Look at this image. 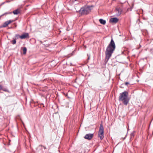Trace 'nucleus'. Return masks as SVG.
I'll return each mask as SVG.
<instances>
[{"mask_svg": "<svg viewBox=\"0 0 153 153\" xmlns=\"http://www.w3.org/2000/svg\"><path fill=\"white\" fill-rule=\"evenodd\" d=\"M18 36H19L20 38L22 39H25L29 37L28 34V33H24L20 36L19 35H18Z\"/></svg>", "mask_w": 153, "mask_h": 153, "instance_id": "423d86ee", "label": "nucleus"}, {"mask_svg": "<svg viewBox=\"0 0 153 153\" xmlns=\"http://www.w3.org/2000/svg\"><path fill=\"white\" fill-rule=\"evenodd\" d=\"M93 136V134H87L84 136V138L88 140H90L91 139Z\"/></svg>", "mask_w": 153, "mask_h": 153, "instance_id": "39448f33", "label": "nucleus"}, {"mask_svg": "<svg viewBox=\"0 0 153 153\" xmlns=\"http://www.w3.org/2000/svg\"><path fill=\"white\" fill-rule=\"evenodd\" d=\"M8 13H5V14H8Z\"/></svg>", "mask_w": 153, "mask_h": 153, "instance_id": "dca6fc26", "label": "nucleus"}, {"mask_svg": "<svg viewBox=\"0 0 153 153\" xmlns=\"http://www.w3.org/2000/svg\"><path fill=\"white\" fill-rule=\"evenodd\" d=\"M98 136L100 137L101 140H102L104 137V128L102 125H101L100 127L99 132L98 133Z\"/></svg>", "mask_w": 153, "mask_h": 153, "instance_id": "20e7f679", "label": "nucleus"}, {"mask_svg": "<svg viewBox=\"0 0 153 153\" xmlns=\"http://www.w3.org/2000/svg\"><path fill=\"white\" fill-rule=\"evenodd\" d=\"M13 13L15 15L18 14L20 13V11L19 10L17 9L13 11Z\"/></svg>", "mask_w": 153, "mask_h": 153, "instance_id": "9d476101", "label": "nucleus"}, {"mask_svg": "<svg viewBox=\"0 0 153 153\" xmlns=\"http://www.w3.org/2000/svg\"><path fill=\"white\" fill-rule=\"evenodd\" d=\"M119 9H117L116 10V11H118L119 12Z\"/></svg>", "mask_w": 153, "mask_h": 153, "instance_id": "ddd939ff", "label": "nucleus"}, {"mask_svg": "<svg viewBox=\"0 0 153 153\" xmlns=\"http://www.w3.org/2000/svg\"><path fill=\"white\" fill-rule=\"evenodd\" d=\"M23 53L25 54L27 52V48L26 47H24L23 49Z\"/></svg>", "mask_w": 153, "mask_h": 153, "instance_id": "9b49d317", "label": "nucleus"}, {"mask_svg": "<svg viewBox=\"0 0 153 153\" xmlns=\"http://www.w3.org/2000/svg\"><path fill=\"white\" fill-rule=\"evenodd\" d=\"M99 21L100 23L103 25H105L106 23V21L105 20H103L102 19H99Z\"/></svg>", "mask_w": 153, "mask_h": 153, "instance_id": "1a4fd4ad", "label": "nucleus"}, {"mask_svg": "<svg viewBox=\"0 0 153 153\" xmlns=\"http://www.w3.org/2000/svg\"><path fill=\"white\" fill-rule=\"evenodd\" d=\"M13 21L12 20H9L4 22L3 25L2 27H7L9 24L13 22Z\"/></svg>", "mask_w": 153, "mask_h": 153, "instance_id": "0eeeda50", "label": "nucleus"}, {"mask_svg": "<svg viewBox=\"0 0 153 153\" xmlns=\"http://www.w3.org/2000/svg\"><path fill=\"white\" fill-rule=\"evenodd\" d=\"M118 21V19L116 18H111L110 20V22L113 23H116Z\"/></svg>", "mask_w": 153, "mask_h": 153, "instance_id": "6e6552de", "label": "nucleus"}, {"mask_svg": "<svg viewBox=\"0 0 153 153\" xmlns=\"http://www.w3.org/2000/svg\"><path fill=\"white\" fill-rule=\"evenodd\" d=\"M2 88V87H1V85H0V90Z\"/></svg>", "mask_w": 153, "mask_h": 153, "instance_id": "2eb2a0df", "label": "nucleus"}, {"mask_svg": "<svg viewBox=\"0 0 153 153\" xmlns=\"http://www.w3.org/2000/svg\"><path fill=\"white\" fill-rule=\"evenodd\" d=\"M12 43L13 45H14L16 43V40L15 39H14L12 41Z\"/></svg>", "mask_w": 153, "mask_h": 153, "instance_id": "f8f14e48", "label": "nucleus"}, {"mask_svg": "<svg viewBox=\"0 0 153 153\" xmlns=\"http://www.w3.org/2000/svg\"><path fill=\"white\" fill-rule=\"evenodd\" d=\"M129 84V83L128 82H126V85H127L128 84Z\"/></svg>", "mask_w": 153, "mask_h": 153, "instance_id": "4468645a", "label": "nucleus"}, {"mask_svg": "<svg viewBox=\"0 0 153 153\" xmlns=\"http://www.w3.org/2000/svg\"><path fill=\"white\" fill-rule=\"evenodd\" d=\"M90 7L85 6L82 7L79 11V13L82 15H86L91 11Z\"/></svg>", "mask_w": 153, "mask_h": 153, "instance_id": "7ed1b4c3", "label": "nucleus"}, {"mask_svg": "<svg viewBox=\"0 0 153 153\" xmlns=\"http://www.w3.org/2000/svg\"><path fill=\"white\" fill-rule=\"evenodd\" d=\"M128 93L126 91H125L120 94L119 98V100L122 101L125 105H127L129 101V99L128 97Z\"/></svg>", "mask_w": 153, "mask_h": 153, "instance_id": "f03ea898", "label": "nucleus"}, {"mask_svg": "<svg viewBox=\"0 0 153 153\" xmlns=\"http://www.w3.org/2000/svg\"><path fill=\"white\" fill-rule=\"evenodd\" d=\"M115 48V45L114 42L113 40L111 39L105 51V59L107 60H108L111 56Z\"/></svg>", "mask_w": 153, "mask_h": 153, "instance_id": "f257e3e1", "label": "nucleus"}, {"mask_svg": "<svg viewBox=\"0 0 153 153\" xmlns=\"http://www.w3.org/2000/svg\"><path fill=\"white\" fill-rule=\"evenodd\" d=\"M119 14H120V13H119Z\"/></svg>", "mask_w": 153, "mask_h": 153, "instance_id": "f3484780", "label": "nucleus"}]
</instances>
